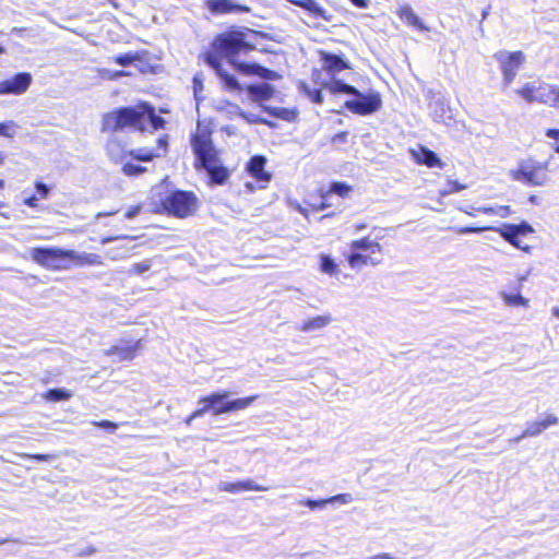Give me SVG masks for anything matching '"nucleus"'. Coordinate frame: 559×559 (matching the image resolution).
I'll list each match as a JSON object with an SVG mask.
<instances>
[{
  "instance_id": "f257e3e1",
  "label": "nucleus",
  "mask_w": 559,
  "mask_h": 559,
  "mask_svg": "<svg viewBox=\"0 0 559 559\" xmlns=\"http://www.w3.org/2000/svg\"><path fill=\"white\" fill-rule=\"evenodd\" d=\"M267 38V34L260 31L230 26L213 37L209 49L201 55V58L215 71L226 91H241L238 80L223 69V60H226L235 71L242 75L275 80L278 78L275 71L254 62L239 60L241 55L246 56L254 50L267 52V49L260 47V41Z\"/></svg>"
},
{
  "instance_id": "f03ea898",
  "label": "nucleus",
  "mask_w": 559,
  "mask_h": 559,
  "mask_svg": "<svg viewBox=\"0 0 559 559\" xmlns=\"http://www.w3.org/2000/svg\"><path fill=\"white\" fill-rule=\"evenodd\" d=\"M190 145L194 155V167L205 169L211 183L225 185L230 177V170L221 159V151L213 141V130L198 122L195 131L190 135Z\"/></svg>"
},
{
  "instance_id": "7ed1b4c3",
  "label": "nucleus",
  "mask_w": 559,
  "mask_h": 559,
  "mask_svg": "<svg viewBox=\"0 0 559 559\" xmlns=\"http://www.w3.org/2000/svg\"><path fill=\"white\" fill-rule=\"evenodd\" d=\"M322 88L326 90L332 95L346 94L357 97V99H349L344 103V107L354 115L368 116L378 111L382 106L379 92L362 94L355 86L342 80H336L335 78L324 81Z\"/></svg>"
},
{
  "instance_id": "20e7f679",
  "label": "nucleus",
  "mask_w": 559,
  "mask_h": 559,
  "mask_svg": "<svg viewBox=\"0 0 559 559\" xmlns=\"http://www.w3.org/2000/svg\"><path fill=\"white\" fill-rule=\"evenodd\" d=\"M198 209L199 199L195 193L178 189L163 195L155 203L153 212L182 219L194 215Z\"/></svg>"
},
{
  "instance_id": "39448f33",
  "label": "nucleus",
  "mask_w": 559,
  "mask_h": 559,
  "mask_svg": "<svg viewBox=\"0 0 559 559\" xmlns=\"http://www.w3.org/2000/svg\"><path fill=\"white\" fill-rule=\"evenodd\" d=\"M349 251L344 258L352 270H360L365 266L376 267L383 261V247L368 236L352 240L348 243Z\"/></svg>"
},
{
  "instance_id": "423d86ee",
  "label": "nucleus",
  "mask_w": 559,
  "mask_h": 559,
  "mask_svg": "<svg viewBox=\"0 0 559 559\" xmlns=\"http://www.w3.org/2000/svg\"><path fill=\"white\" fill-rule=\"evenodd\" d=\"M141 103L136 106H126L106 112L102 118V132L114 133L124 128L145 131V111Z\"/></svg>"
},
{
  "instance_id": "0eeeda50",
  "label": "nucleus",
  "mask_w": 559,
  "mask_h": 559,
  "mask_svg": "<svg viewBox=\"0 0 559 559\" xmlns=\"http://www.w3.org/2000/svg\"><path fill=\"white\" fill-rule=\"evenodd\" d=\"M229 391L212 392L211 394L201 396L197 408V414L212 413L215 416L238 412L248 408L259 396L250 395L229 401Z\"/></svg>"
},
{
  "instance_id": "6e6552de",
  "label": "nucleus",
  "mask_w": 559,
  "mask_h": 559,
  "mask_svg": "<svg viewBox=\"0 0 559 559\" xmlns=\"http://www.w3.org/2000/svg\"><path fill=\"white\" fill-rule=\"evenodd\" d=\"M452 230L459 235L464 234H479L486 230L497 231L507 242L511 246L527 252L530 250V246L523 245L522 239L527 235L533 234L535 230L531 224L527 222H521L520 224H502L499 227L492 226H484V227H474V226H464V227H454Z\"/></svg>"
},
{
  "instance_id": "1a4fd4ad",
  "label": "nucleus",
  "mask_w": 559,
  "mask_h": 559,
  "mask_svg": "<svg viewBox=\"0 0 559 559\" xmlns=\"http://www.w3.org/2000/svg\"><path fill=\"white\" fill-rule=\"evenodd\" d=\"M548 162H539L533 157L521 160L518 167L511 170V178L531 187H542L548 182Z\"/></svg>"
},
{
  "instance_id": "9d476101",
  "label": "nucleus",
  "mask_w": 559,
  "mask_h": 559,
  "mask_svg": "<svg viewBox=\"0 0 559 559\" xmlns=\"http://www.w3.org/2000/svg\"><path fill=\"white\" fill-rule=\"evenodd\" d=\"M31 259L39 266L53 272L71 269L70 249L58 247H35L29 251Z\"/></svg>"
},
{
  "instance_id": "9b49d317",
  "label": "nucleus",
  "mask_w": 559,
  "mask_h": 559,
  "mask_svg": "<svg viewBox=\"0 0 559 559\" xmlns=\"http://www.w3.org/2000/svg\"><path fill=\"white\" fill-rule=\"evenodd\" d=\"M552 87L554 84L544 81H528L516 88L515 94L527 104L537 103L549 106L550 97L554 93Z\"/></svg>"
},
{
  "instance_id": "f8f14e48",
  "label": "nucleus",
  "mask_w": 559,
  "mask_h": 559,
  "mask_svg": "<svg viewBox=\"0 0 559 559\" xmlns=\"http://www.w3.org/2000/svg\"><path fill=\"white\" fill-rule=\"evenodd\" d=\"M493 58L500 64V70L507 86L514 81L519 69L525 62V55L521 50L511 52L497 51Z\"/></svg>"
},
{
  "instance_id": "ddd939ff",
  "label": "nucleus",
  "mask_w": 559,
  "mask_h": 559,
  "mask_svg": "<svg viewBox=\"0 0 559 559\" xmlns=\"http://www.w3.org/2000/svg\"><path fill=\"white\" fill-rule=\"evenodd\" d=\"M333 206L329 198V192L324 188H318L308 192L304 199V204H298L296 210L306 218L311 214L328 210Z\"/></svg>"
},
{
  "instance_id": "4468645a",
  "label": "nucleus",
  "mask_w": 559,
  "mask_h": 559,
  "mask_svg": "<svg viewBox=\"0 0 559 559\" xmlns=\"http://www.w3.org/2000/svg\"><path fill=\"white\" fill-rule=\"evenodd\" d=\"M143 347L142 340H120L117 344L107 348L104 354L115 357L117 361H132Z\"/></svg>"
},
{
  "instance_id": "2eb2a0df",
  "label": "nucleus",
  "mask_w": 559,
  "mask_h": 559,
  "mask_svg": "<svg viewBox=\"0 0 559 559\" xmlns=\"http://www.w3.org/2000/svg\"><path fill=\"white\" fill-rule=\"evenodd\" d=\"M133 238L128 236H107L99 239L102 245L119 241L117 245L108 248L105 254L111 260H123L132 255L133 248L130 242Z\"/></svg>"
},
{
  "instance_id": "dca6fc26",
  "label": "nucleus",
  "mask_w": 559,
  "mask_h": 559,
  "mask_svg": "<svg viewBox=\"0 0 559 559\" xmlns=\"http://www.w3.org/2000/svg\"><path fill=\"white\" fill-rule=\"evenodd\" d=\"M32 83V75L28 72H19L10 79L0 81V95H21L25 93Z\"/></svg>"
},
{
  "instance_id": "f3484780",
  "label": "nucleus",
  "mask_w": 559,
  "mask_h": 559,
  "mask_svg": "<svg viewBox=\"0 0 559 559\" xmlns=\"http://www.w3.org/2000/svg\"><path fill=\"white\" fill-rule=\"evenodd\" d=\"M319 58L322 64L323 71L333 79L342 71L352 69L350 63L343 57L325 51H319Z\"/></svg>"
},
{
  "instance_id": "a211bd4d",
  "label": "nucleus",
  "mask_w": 559,
  "mask_h": 559,
  "mask_svg": "<svg viewBox=\"0 0 559 559\" xmlns=\"http://www.w3.org/2000/svg\"><path fill=\"white\" fill-rule=\"evenodd\" d=\"M204 5L213 15L248 13L250 11L249 7L235 3L231 0H205Z\"/></svg>"
},
{
  "instance_id": "6ab92c4d",
  "label": "nucleus",
  "mask_w": 559,
  "mask_h": 559,
  "mask_svg": "<svg viewBox=\"0 0 559 559\" xmlns=\"http://www.w3.org/2000/svg\"><path fill=\"white\" fill-rule=\"evenodd\" d=\"M267 160L263 155H253L246 165V171L258 182H270L272 174L265 169Z\"/></svg>"
},
{
  "instance_id": "aec40b11",
  "label": "nucleus",
  "mask_w": 559,
  "mask_h": 559,
  "mask_svg": "<svg viewBox=\"0 0 559 559\" xmlns=\"http://www.w3.org/2000/svg\"><path fill=\"white\" fill-rule=\"evenodd\" d=\"M288 3L296 5L306 11L311 17L331 22L333 15L323 8L317 0H286Z\"/></svg>"
},
{
  "instance_id": "412c9836",
  "label": "nucleus",
  "mask_w": 559,
  "mask_h": 559,
  "mask_svg": "<svg viewBox=\"0 0 559 559\" xmlns=\"http://www.w3.org/2000/svg\"><path fill=\"white\" fill-rule=\"evenodd\" d=\"M411 155L418 165H426L429 168H443L444 163L430 148L420 145L418 150H412Z\"/></svg>"
},
{
  "instance_id": "4be33fe9",
  "label": "nucleus",
  "mask_w": 559,
  "mask_h": 559,
  "mask_svg": "<svg viewBox=\"0 0 559 559\" xmlns=\"http://www.w3.org/2000/svg\"><path fill=\"white\" fill-rule=\"evenodd\" d=\"M269 486H261L255 484L252 479H245L238 481L222 483L219 490L229 493H239L242 491H266Z\"/></svg>"
},
{
  "instance_id": "5701e85b",
  "label": "nucleus",
  "mask_w": 559,
  "mask_h": 559,
  "mask_svg": "<svg viewBox=\"0 0 559 559\" xmlns=\"http://www.w3.org/2000/svg\"><path fill=\"white\" fill-rule=\"evenodd\" d=\"M559 423V418L554 414H547L540 420L530 421L526 425V428L522 432L523 438L527 437H536L540 435L543 431L548 429L549 427L556 426Z\"/></svg>"
},
{
  "instance_id": "b1692460",
  "label": "nucleus",
  "mask_w": 559,
  "mask_h": 559,
  "mask_svg": "<svg viewBox=\"0 0 559 559\" xmlns=\"http://www.w3.org/2000/svg\"><path fill=\"white\" fill-rule=\"evenodd\" d=\"M70 261L71 269L72 267H83V266H99L104 264V259L98 253H87L82 252L79 253L75 250L70 249Z\"/></svg>"
},
{
  "instance_id": "393cba45",
  "label": "nucleus",
  "mask_w": 559,
  "mask_h": 559,
  "mask_svg": "<svg viewBox=\"0 0 559 559\" xmlns=\"http://www.w3.org/2000/svg\"><path fill=\"white\" fill-rule=\"evenodd\" d=\"M396 16L406 25L414 27L420 32L428 31L423 21L417 16L411 5H401L396 12Z\"/></svg>"
},
{
  "instance_id": "a878e982",
  "label": "nucleus",
  "mask_w": 559,
  "mask_h": 559,
  "mask_svg": "<svg viewBox=\"0 0 559 559\" xmlns=\"http://www.w3.org/2000/svg\"><path fill=\"white\" fill-rule=\"evenodd\" d=\"M254 102L269 100L274 95V88L267 83L252 84L247 87Z\"/></svg>"
},
{
  "instance_id": "bb28decb",
  "label": "nucleus",
  "mask_w": 559,
  "mask_h": 559,
  "mask_svg": "<svg viewBox=\"0 0 559 559\" xmlns=\"http://www.w3.org/2000/svg\"><path fill=\"white\" fill-rule=\"evenodd\" d=\"M331 317L329 314L326 316H317L313 318H310L301 323L299 326V330L301 332H310L313 330H320L324 326H326L331 322Z\"/></svg>"
},
{
  "instance_id": "cd10ccee",
  "label": "nucleus",
  "mask_w": 559,
  "mask_h": 559,
  "mask_svg": "<svg viewBox=\"0 0 559 559\" xmlns=\"http://www.w3.org/2000/svg\"><path fill=\"white\" fill-rule=\"evenodd\" d=\"M141 108H144L145 119L147 118L154 130H160L165 128L166 121L163 117L156 115L155 109L152 105L145 102H141Z\"/></svg>"
},
{
  "instance_id": "c85d7f7f",
  "label": "nucleus",
  "mask_w": 559,
  "mask_h": 559,
  "mask_svg": "<svg viewBox=\"0 0 559 559\" xmlns=\"http://www.w3.org/2000/svg\"><path fill=\"white\" fill-rule=\"evenodd\" d=\"M145 55V50L128 51L124 53L117 55L112 58L116 64L121 67H128L136 63V60H141L142 56Z\"/></svg>"
},
{
  "instance_id": "c756f323",
  "label": "nucleus",
  "mask_w": 559,
  "mask_h": 559,
  "mask_svg": "<svg viewBox=\"0 0 559 559\" xmlns=\"http://www.w3.org/2000/svg\"><path fill=\"white\" fill-rule=\"evenodd\" d=\"M72 397V392L58 388V389H49L43 394V399L47 402H61L68 401Z\"/></svg>"
},
{
  "instance_id": "7c9ffc66",
  "label": "nucleus",
  "mask_w": 559,
  "mask_h": 559,
  "mask_svg": "<svg viewBox=\"0 0 559 559\" xmlns=\"http://www.w3.org/2000/svg\"><path fill=\"white\" fill-rule=\"evenodd\" d=\"M127 155L138 162H152L154 158L160 157V154L152 148L131 150Z\"/></svg>"
},
{
  "instance_id": "2f4dec72",
  "label": "nucleus",
  "mask_w": 559,
  "mask_h": 559,
  "mask_svg": "<svg viewBox=\"0 0 559 559\" xmlns=\"http://www.w3.org/2000/svg\"><path fill=\"white\" fill-rule=\"evenodd\" d=\"M325 190H326V192H329L330 199H331L332 194H336V195L341 197L342 199H345V198L349 197V194L352 193L353 187L343 181H334Z\"/></svg>"
},
{
  "instance_id": "473e14b6",
  "label": "nucleus",
  "mask_w": 559,
  "mask_h": 559,
  "mask_svg": "<svg viewBox=\"0 0 559 559\" xmlns=\"http://www.w3.org/2000/svg\"><path fill=\"white\" fill-rule=\"evenodd\" d=\"M138 68V71L141 74H155L158 72V66L151 63V53L145 50V55L142 56L141 60H136L134 63Z\"/></svg>"
},
{
  "instance_id": "72a5a7b5",
  "label": "nucleus",
  "mask_w": 559,
  "mask_h": 559,
  "mask_svg": "<svg viewBox=\"0 0 559 559\" xmlns=\"http://www.w3.org/2000/svg\"><path fill=\"white\" fill-rule=\"evenodd\" d=\"M320 270L331 276L340 273L338 264L329 254L320 255Z\"/></svg>"
},
{
  "instance_id": "f704fd0d",
  "label": "nucleus",
  "mask_w": 559,
  "mask_h": 559,
  "mask_svg": "<svg viewBox=\"0 0 559 559\" xmlns=\"http://www.w3.org/2000/svg\"><path fill=\"white\" fill-rule=\"evenodd\" d=\"M153 265L152 259H146L141 262H135L130 265V267L127 270L128 276H141L144 273L148 272Z\"/></svg>"
},
{
  "instance_id": "c9c22d12",
  "label": "nucleus",
  "mask_w": 559,
  "mask_h": 559,
  "mask_svg": "<svg viewBox=\"0 0 559 559\" xmlns=\"http://www.w3.org/2000/svg\"><path fill=\"white\" fill-rule=\"evenodd\" d=\"M478 213L487 214V215H493L498 214L501 217H508L511 215L512 210L509 205H500L497 209L492 206H480L477 209Z\"/></svg>"
},
{
  "instance_id": "e433bc0d",
  "label": "nucleus",
  "mask_w": 559,
  "mask_h": 559,
  "mask_svg": "<svg viewBox=\"0 0 559 559\" xmlns=\"http://www.w3.org/2000/svg\"><path fill=\"white\" fill-rule=\"evenodd\" d=\"M301 92L314 104H322L324 102L322 88H310L307 84L300 85Z\"/></svg>"
},
{
  "instance_id": "4c0bfd02",
  "label": "nucleus",
  "mask_w": 559,
  "mask_h": 559,
  "mask_svg": "<svg viewBox=\"0 0 559 559\" xmlns=\"http://www.w3.org/2000/svg\"><path fill=\"white\" fill-rule=\"evenodd\" d=\"M502 299L510 307H527L528 300L520 294H503Z\"/></svg>"
},
{
  "instance_id": "58836bf2",
  "label": "nucleus",
  "mask_w": 559,
  "mask_h": 559,
  "mask_svg": "<svg viewBox=\"0 0 559 559\" xmlns=\"http://www.w3.org/2000/svg\"><path fill=\"white\" fill-rule=\"evenodd\" d=\"M342 501V502H346V496L345 495H337V496H334V497H331V498H328V499H321V500H312V499H307L304 504L309 507L310 509H316V508H321V507H324L326 503L329 502H333V501Z\"/></svg>"
},
{
  "instance_id": "ea45409f",
  "label": "nucleus",
  "mask_w": 559,
  "mask_h": 559,
  "mask_svg": "<svg viewBox=\"0 0 559 559\" xmlns=\"http://www.w3.org/2000/svg\"><path fill=\"white\" fill-rule=\"evenodd\" d=\"M123 175L128 177H135L144 174L147 169L144 166L136 165L133 163H124L121 168Z\"/></svg>"
},
{
  "instance_id": "a19ab883",
  "label": "nucleus",
  "mask_w": 559,
  "mask_h": 559,
  "mask_svg": "<svg viewBox=\"0 0 559 559\" xmlns=\"http://www.w3.org/2000/svg\"><path fill=\"white\" fill-rule=\"evenodd\" d=\"M272 115L276 118L284 119L287 121L294 120L297 116L296 110L287 109V108H274L272 110Z\"/></svg>"
},
{
  "instance_id": "79ce46f5",
  "label": "nucleus",
  "mask_w": 559,
  "mask_h": 559,
  "mask_svg": "<svg viewBox=\"0 0 559 559\" xmlns=\"http://www.w3.org/2000/svg\"><path fill=\"white\" fill-rule=\"evenodd\" d=\"M22 459L34 460L38 462H48L57 457L55 454H29V453H19L17 454Z\"/></svg>"
},
{
  "instance_id": "37998d69",
  "label": "nucleus",
  "mask_w": 559,
  "mask_h": 559,
  "mask_svg": "<svg viewBox=\"0 0 559 559\" xmlns=\"http://www.w3.org/2000/svg\"><path fill=\"white\" fill-rule=\"evenodd\" d=\"M34 193L36 195H38V199L46 200L49 197L50 188L46 183H44L41 181H37V182H35V192Z\"/></svg>"
},
{
  "instance_id": "c03bdc74",
  "label": "nucleus",
  "mask_w": 559,
  "mask_h": 559,
  "mask_svg": "<svg viewBox=\"0 0 559 559\" xmlns=\"http://www.w3.org/2000/svg\"><path fill=\"white\" fill-rule=\"evenodd\" d=\"M15 129V123L13 121L0 122V135L12 138Z\"/></svg>"
},
{
  "instance_id": "a18cd8bd",
  "label": "nucleus",
  "mask_w": 559,
  "mask_h": 559,
  "mask_svg": "<svg viewBox=\"0 0 559 559\" xmlns=\"http://www.w3.org/2000/svg\"><path fill=\"white\" fill-rule=\"evenodd\" d=\"M169 145V136L168 134H163L157 139V152L160 156H164L168 152Z\"/></svg>"
},
{
  "instance_id": "49530a36",
  "label": "nucleus",
  "mask_w": 559,
  "mask_h": 559,
  "mask_svg": "<svg viewBox=\"0 0 559 559\" xmlns=\"http://www.w3.org/2000/svg\"><path fill=\"white\" fill-rule=\"evenodd\" d=\"M466 188L465 185L456 181V180H448L447 182V190L444 193H456Z\"/></svg>"
},
{
  "instance_id": "de8ad7c7",
  "label": "nucleus",
  "mask_w": 559,
  "mask_h": 559,
  "mask_svg": "<svg viewBox=\"0 0 559 559\" xmlns=\"http://www.w3.org/2000/svg\"><path fill=\"white\" fill-rule=\"evenodd\" d=\"M92 425L95 426V427H99V428H104V429L110 430V431H115L118 428V424L117 423H114V421H110V420H107V419H103V420H99V421H93Z\"/></svg>"
},
{
  "instance_id": "09e8293b",
  "label": "nucleus",
  "mask_w": 559,
  "mask_h": 559,
  "mask_svg": "<svg viewBox=\"0 0 559 559\" xmlns=\"http://www.w3.org/2000/svg\"><path fill=\"white\" fill-rule=\"evenodd\" d=\"M39 201L41 200L38 199V195L33 193L32 195L25 198L23 203L28 207L36 209L39 205Z\"/></svg>"
},
{
  "instance_id": "8fccbe9b",
  "label": "nucleus",
  "mask_w": 559,
  "mask_h": 559,
  "mask_svg": "<svg viewBox=\"0 0 559 559\" xmlns=\"http://www.w3.org/2000/svg\"><path fill=\"white\" fill-rule=\"evenodd\" d=\"M347 138H348V131H341V132L335 133L331 138V142L332 143H346Z\"/></svg>"
},
{
  "instance_id": "3c124183",
  "label": "nucleus",
  "mask_w": 559,
  "mask_h": 559,
  "mask_svg": "<svg viewBox=\"0 0 559 559\" xmlns=\"http://www.w3.org/2000/svg\"><path fill=\"white\" fill-rule=\"evenodd\" d=\"M552 92L554 93L551 94L549 106L554 108H559V87L554 85Z\"/></svg>"
},
{
  "instance_id": "603ef678",
  "label": "nucleus",
  "mask_w": 559,
  "mask_h": 559,
  "mask_svg": "<svg viewBox=\"0 0 559 559\" xmlns=\"http://www.w3.org/2000/svg\"><path fill=\"white\" fill-rule=\"evenodd\" d=\"M140 211H141L140 205H133L127 210V212L124 213V217L133 218L134 216H136L140 213Z\"/></svg>"
},
{
  "instance_id": "864d4df0",
  "label": "nucleus",
  "mask_w": 559,
  "mask_h": 559,
  "mask_svg": "<svg viewBox=\"0 0 559 559\" xmlns=\"http://www.w3.org/2000/svg\"><path fill=\"white\" fill-rule=\"evenodd\" d=\"M545 134L547 138L559 141V129H547Z\"/></svg>"
},
{
  "instance_id": "5fc2aeb1",
  "label": "nucleus",
  "mask_w": 559,
  "mask_h": 559,
  "mask_svg": "<svg viewBox=\"0 0 559 559\" xmlns=\"http://www.w3.org/2000/svg\"><path fill=\"white\" fill-rule=\"evenodd\" d=\"M355 7L366 9L369 4L368 0H349Z\"/></svg>"
},
{
  "instance_id": "6e6d98bb",
  "label": "nucleus",
  "mask_w": 559,
  "mask_h": 559,
  "mask_svg": "<svg viewBox=\"0 0 559 559\" xmlns=\"http://www.w3.org/2000/svg\"><path fill=\"white\" fill-rule=\"evenodd\" d=\"M203 414H197V409H194L185 420L187 425H190L191 421L198 417H201Z\"/></svg>"
},
{
  "instance_id": "4d7b16f0",
  "label": "nucleus",
  "mask_w": 559,
  "mask_h": 559,
  "mask_svg": "<svg viewBox=\"0 0 559 559\" xmlns=\"http://www.w3.org/2000/svg\"><path fill=\"white\" fill-rule=\"evenodd\" d=\"M477 209H478V207H468V209H463V207H461L460 210H461L462 212H464V213H465L466 215H468V216H475V215H476V212H478V211H477Z\"/></svg>"
},
{
  "instance_id": "13d9d810",
  "label": "nucleus",
  "mask_w": 559,
  "mask_h": 559,
  "mask_svg": "<svg viewBox=\"0 0 559 559\" xmlns=\"http://www.w3.org/2000/svg\"><path fill=\"white\" fill-rule=\"evenodd\" d=\"M528 201L533 204H537L538 203V197L535 195V194H532L528 197Z\"/></svg>"
},
{
  "instance_id": "bf43d9fd",
  "label": "nucleus",
  "mask_w": 559,
  "mask_h": 559,
  "mask_svg": "<svg viewBox=\"0 0 559 559\" xmlns=\"http://www.w3.org/2000/svg\"><path fill=\"white\" fill-rule=\"evenodd\" d=\"M107 1L111 4V7L114 9L118 10L120 8V4L117 0H107Z\"/></svg>"
},
{
  "instance_id": "052dcab7",
  "label": "nucleus",
  "mask_w": 559,
  "mask_h": 559,
  "mask_svg": "<svg viewBox=\"0 0 559 559\" xmlns=\"http://www.w3.org/2000/svg\"><path fill=\"white\" fill-rule=\"evenodd\" d=\"M365 228H366V225H365V224H359V225H356V226H355V229H356V230H358V231H359V230H362V229H365Z\"/></svg>"
},
{
  "instance_id": "680f3d73",
  "label": "nucleus",
  "mask_w": 559,
  "mask_h": 559,
  "mask_svg": "<svg viewBox=\"0 0 559 559\" xmlns=\"http://www.w3.org/2000/svg\"><path fill=\"white\" fill-rule=\"evenodd\" d=\"M552 313L559 319V308H554Z\"/></svg>"
},
{
  "instance_id": "e2e57ef3",
  "label": "nucleus",
  "mask_w": 559,
  "mask_h": 559,
  "mask_svg": "<svg viewBox=\"0 0 559 559\" xmlns=\"http://www.w3.org/2000/svg\"><path fill=\"white\" fill-rule=\"evenodd\" d=\"M4 154L2 152H0V164H3L4 162Z\"/></svg>"
},
{
  "instance_id": "0e129e2a",
  "label": "nucleus",
  "mask_w": 559,
  "mask_h": 559,
  "mask_svg": "<svg viewBox=\"0 0 559 559\" xmlns=\"http://www.w3.org/2000/svg\"><path fill=\"white\" fill-rule=\"evenodd\" d=\"M119 76H126V75H129L128 72H123V71H120L117 73Z\"/></svg>"
},
{
  "instance_id": "69168bd1",
  "label": "nucleus",
  "mask_w": 559,
  "mask_h": 559,
  "mask_svg": "<svg viewBox=\"0 0 559 559\" xmlns=\"http://www.w3.org/2000/svg\"><path fill=\"white\" fill-rule=\"evenodd\" d=\"M554 150H555L556 153H559V143L555 146Z\"/></svg>"
},
{
  "instance_id": "338daca9",
  "label": "nucleus",
  "mask_w": 559,
  "mask_h": 559,
  "mask_svg": "<svg viewBox=\"0 0 559 559\" xmlns=\"http://www.w3.org/2000/svg\"><path fill=\"white\" fill-rule=\"evenodd\" d=\"M333 215H334V213H328V214L323 215V217H331Z\"/></svg>"
},
{
  "instance_id": "774afa93",
  "label": "nucleus",
  "mask_w": 559,
  "mask_h": 559,
  "mask_svg": "<svg viewBox=\"0 0 559 559\" xmlns=\"http://www.w3.org/2000/svg\"><path fill=\"white\" fill-rule=\"evenodd\" d=\"M4 52V48L0 45V55Z\"/></svg>"
}]
</instances>
